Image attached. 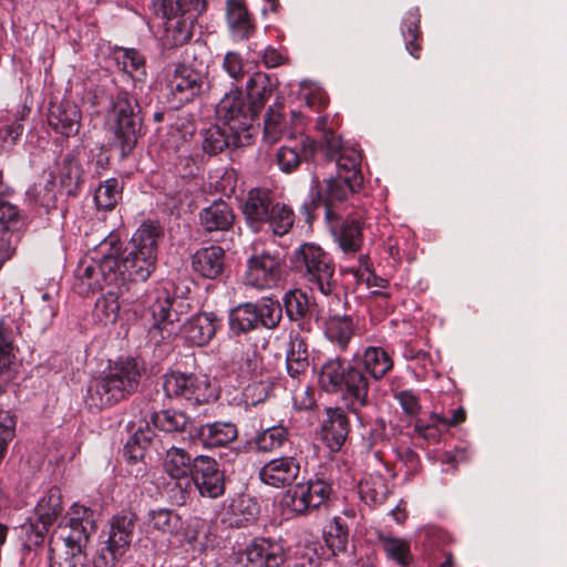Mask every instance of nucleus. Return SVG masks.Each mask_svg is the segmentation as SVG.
Masks as SVG:
<instances>
[{
  "label": "nucleus",
  "mask_w": 567,
  "mask_h": 567,
  "mask_svg": "<svg viewBox=\"0 0 567 567\" xmlns=\"http://www.w3.org/2000/svg\"><path fill=\"white\" fill-rule=\"evenodd\" d=\"M161 236L162 227L150 220L142 223L125 245L110 235L78 264L74 275L79 293H94L105 285L141 293L138 284L145 282L156 269Z\"/></svg>",
  "instance_id": "obj_1"
},
{
  "label": "nucleus",
  "mask_w": 567,
  "mask_h": 567,
  "mask_svg": "<svg viewBox=\"0 0 567 567\" xmlns=\"http://www.w3.org/2000/svg\"><path fill=\"white\" fill-rule=\"evenodd\" d=\"M146 369L137 358L116 360L86 388L84 403L89 410L102 411L127 400L137 392Z\"/></svg>",
  "instance_id": "obj_2"
},
{
  "label": "nucleus",
  "mask_w": 567,
  "mask_h": 567,
  "mask_svg": "<svg viewBox=\"0 0 567 567\" xmlns=\"http://www.w3.org/2000/svg\"><path fill=\"white\" fill-rule=\"evenodd\" d=\"M65 550L50 557V567H84V550L96 533V514L87 506L73 504L59 524Z\"/></svg>",
  "instance_id": "obj_3"
},
{
  "label": "nucleus",
  "mask_w": 567,
  "mask_h": 567,
  "mask_svg": "<svg viewBox=\"0 0 567 567\" xmlns=\"http://www.w3.org/2000/svg\"><path fill=\"white\" fill-rule=\"evenodd\" d=\"M359 179V177H354L352 183H348L336 176L320 181L315 175L308 198L300 206V214L305 221L312 225L320 207L324 210L326 221L347 215L350 196L360 188Z\"/></svg>",
  "instance_id": "obj_4"
},
{
  "label": "nucleus",
  "mask_w": 567,
  "mask_h": 567,
  "mask_svg": "<svg viewBox=\"0 0 567 567\" xmlns=\"http://www.w3.org/2000/svg\"><path fill=\"white\" fill-rule=\"evenodd\" d=\"M112 146L120 151L121 158L130 156L144 136V113L136 96L125 90H117L112 96L109 113Z\"/></svg>",
  "instance_id": "obj_5"
},
{
  "label": "nucleus",
  "mask_w": 567,
  "mask_h": 567,
  "mask_svg": "<svg viewBox=\"0 0 567 567\" xmlns=\"http://www.w3.org/2000/svg\"><path fill=\"white\" fill-rule=\"evenodd\" d=\"M207 49L198 44V63L172 64L167 69V102L178 110L206 94L209 89Z\"/></svg>",
  "instance_id": "obj_6"
},
{
  "label": "nucleus",
  "mask_w": 567,
  "mask_h": 567,
  "mask_svg": "<svg viewBox=\"0 0 567 567\" xmlns=\"http://www.w3.org/2000/svg\"><path fill=\"white\" fill-rule=\"evenodd\" d=\"M154 13L166 20L165 39L171 47L187 43L198 17L206 11L207 0H153Z\"/></svg>",
  "instance_id": "obj_7"
},
{
  "label": "nucleus",
  "mask_w": 567,
  "mask_h": 567,
  "mask_svg": "<svg viewBox=\"0 0 567 567\" xmlns=\"http://www.w3.org/2000/svg\"><path fill=\"white\" fill-rule=\"evenodd\" d=\"M296 272L310 285L311 289L329 296L336 287V265L329 252L315 243H305L297 247L290 258Z\"/></svg>",
  "instance_id": "obj_8"
},
{
  "label": "nucleus",
  "mask_w": 567,
  "mask_h": 567,
  "mask_svg": "<svg viewBox=\"0 0 567 567\" xmlns=\"http://www.w3.org/2000/svg\"><path fill=\"white\" fill-rule=\"evenodd\" d=\"M228 477L219 462L204 454H197V462L186 485L179 484V495L176 502L185 504L190 492L195 489L203 498L217 499L225 495Z\"/></svg>",
  "instance_id": "obj_9"
},
{
  "label": "nucleus",
  "mask_w": 567,
  "mask_h": 567,
  "mask_svg": "<svg viewBox=\"0 0 567 567\" xmlns=\"http://www.w3.org/2000/svg\"><path fill=\"white\" fill-rule=\"evenodd\" d=\"M162 388L166 398L184 400L194 405L208 402L213 398L207 374L168 371L163 375Z\"/></svg>",
  "instance_id": "obj_10"
},
{
  "label": "nucleus",
  "mask_w": 567,
  "mask_h": 567,
  "mask_svg": "<svg viewBox=\"0 0 567 567\" xmlns=\"http://www.w3.org/2000/svg\"><path fill=\"white\" fill-rule=\"evenodd\" d=\"M287 561L282 539L256 537L245 548L235 551L230 558L233 567H281Z\"/></svg>",
  "instance_id": "obj_11"
},
{
  "label": "nucleus",
  "mask_w": 567,
  "mask_h": 567,
  "mask_svg": "<svg viewBox=\"0 0 567 567\" xmlns=\"http://www.w3.org/2000/svg\"><path fill=\"white\" fill-rule=\"evenodd\" d=\"M332 493V484L316 476L288 489L281 499V505L296 515H306L326 504Z\"/></svg>",
  "instance_id": "obj_12"
},
{
  "label": "nucleus",
  "mask_w": 567,
  "mask_h": 567,
  "mask_svg": "<svg viewBox=\"0 0 567 567\" xmlns=\"http://www.w3.org/2000/svg\"><path fill=\"white\" fill-rule=\"evenodd\" d=\"M215 113L217 122L228 126L239 135L248 131L254 123L259 120L245 101L244 93L240 89H235L226 93L216 105Z\"/></svg>",
  "instance_id": "obj_13"
},
{
  "label": "nucleus",
  "mask_w": 567,
  "mask_h": 567,
  "mask_svg": "<svg viewBox=\"0 0 567 567\" xmlns=\"http://www.w3.org/2000/svg\"><path fill=\"white\" fill-rule=\"evenodd\" d=\"M282 260L279 254L262 251L247 260L246 285L259 290L276 287L281 280Z\"/></svg>",
  "instance_id": "obj_14"
},
{
  "label": "nucleus",
  "mask_w": 567,
  "mask_h": 567,
  "mask_svg": "<svg viewBox=\"0 0 567 567\" xmlns=\"http://www.w3.org/2000/svg\"><path fill=\"white\" fill-rule=\"evenodd\" d=\"M370 377L355 361L347 367L344 388L341 390L342 400L349 412L360 409H373V402L369 396Z\"/></svg>",
  "instance_id": "obj_15"
},
{
  "label": "nucleus",
  "mask_w": 567,
  "mask_h": 567,
  "mask_svg": "<svg viewBox=\"0 0 567 567\" xmlns=\"http://www.w3.org/2000/svg\"><path fill=\"white\" fill-rule=\"evenodd\" d=\"M141 302L147 305L153 319L150 332H159L162 340L171 337L172 330L168 327L178 320V315L173 308L174 296L165 288H156Z\"/></svg>",
  "instance_id": "obj_16"
},
{
  "label": "nucleus",
  "mask_w": 567,
  "mask_h": 567,
  "mask_svg": "<svg viewBox=\"0 0 567 567\" xmlns=\"http://www.w3.org/2000/svg\"><path fill=\"white\" fill-rule=\"evenodd\" d=\"M274 193L268 188H251L240 204V210L247 227L255 234L266 230L270 207L275 202Z\"/></svg>",
  "instance_id": "obj_17"
},
{
  "label": "nucleus",
  "mask_w": 567,
  "mask_h": 567,
  "mask_svg": "<svg viewBox=\"0 0 567 567\" xmlns=\"http://www.w3.org/2000/svg\"><path fill=\"white\" fill-rule=\"evenodd\" d=\"M275 161L282 173L291 174L298 169L302 162L320 165V155L316 148L315 140L302 135L299 141H292L291 144L280 146L276 152Z\"/></svg>",
  "instance_id": "obj_18"
},
{
  "label": "nucleus",
  "mask_w": 567,
  "mask_h": 567,
  "mask_svg": "<svg viewBox=\"0 0 567 567\" xmlns=\"http://www.w3.org/2000/svg\"><path fill=\"white\" fill-rule=\"evenodd\" d=\"M334 243L346 255L360 251L364 241L363 220L349 214L326 221Z\"/></svg>",
  "instance_id": "obj_19"
},
{
  "label": "nucleus",
  "mask_w": 567,
  "mask_h": 567,
  "mask_svg": "<svg viewBox=\"0 0 567 567\" xmlns=\"http://www.w3.org/2000/svg\"><path fill=\"white\" fill-rule=\"evenodd\" d=\"M107 292L97 298L95 302V317L104 324L114 323L117 320L121 307L133 306L141 301L143 297L138 291L124 289V287H115L105 285Z\"/></svg>",
  "instance_id": "obj_20"
},
{
  "label": "nucleus",
  "mask_w": 567,
  "mask_h": 567,
  "mask_svg": "<svg viewBox=\"0 0 567 567\" xmlns=\"http://www.w3.org/2000/svg\"><path fill=\"white\" fill-rule=\"evenodd\" d=\"M225 18L228 35L234 42L249 40L257 30L256 20L245 0H226Z\"/></svg>",
  "instance_id": "obj_21"
},
{
  "label": "nucleus",
  "mask_w": 567,
  "mask_h": 567,
  "mask_svg": "<svg viewBox=\"0 0 567 567\" xmlns=\"http://www.w3.org/2000/svg\"><path fill=\"white\" fill-rule=\"evenodd\" d=\"M48 124L56 133L65 137L79 134L82 125V112L76 103L62 100L50 103Z\"/></svg>",
  "instance_id": "obj_22"
},
{
  "label": "nucleus",
  "mask_w": 567,
  "mask_h": 567,
  "mask_svg": "<svg viewBox=\"0 0 567 567\" xmlns=\"http://www.w3.org/2000/svg\"><path fill=\"white\" fill-rule=\"evenodd\" d=\"M300 473V461L295 456H280L265 463L259 478L266 485L284 488L292 485Z\"/></svg>",
  "instance_id": "obj_23"
},
{
  "label": "nucleus",
  "mask_w": 567,
  "mask_h": 567,
  "mask_svg": "<svg viewBox=\"0 0 567 567\" xmlns=\"http://www.w3.org/2000/svg\"><path fill=\"white\" fill-rule=\"evenodd\" d=\"M326 417L321 422L320 436L332 452H338L344 445L350 433V421L342 408H327Z\"/></svg>",
  "instance_id": "obj_24"
},
{
  "label": "nucleus",
  "mask_w": 567,
  "mask_h": 567,
  "mask_svg": "<svg viewBox=\"0 0 567 567\" xmlns=\"http://www.w3.org/2000/svg\"><path fill=\"white\" fill-rule=\"evenodd\" d=\"M223 327V319L214 311L192 316L183 326L186 339L197 347L207 346Z\"/></svg>",
  "instance_id": "obj_25"
},
{
  "label": "nucleus",
  "mask_w": 567,
  "mask_h": 567,
  "mask_svg": "<svg viewBox=\"0 0 567 567\" xmlns=\"http://www.w3.org/2000/svg\"><path fill=\"white\" fill-rule=\"evenodd\" d=\"M334 163L337 168V177L352 183L354 177H359L360 187L363 183V176L361 172V153L352 146L343 144L342 138L340 144L333 150L332 154L328 156H320L321 164Z\"/></svg>",
  "instance_id": "obj_26"
},
{
  "label": "nucleus",
  "mask_w": 567,
  "mask_h": 567,
  "mask_svg": "<svg viewBox=\"0 0 567 567\" xmlns=\"http://www.w3.org/2000/svg\"><path fill=\"white\" fill-rule=\"evenodd\" d=\"M192 268L206 279H221L226 271V251L219 245L197 249L192 255Z\"/></svg>",
  "instance_id": "obj_27"
},
{
  "label": "nucleus",
  "mask_w": 567,
  "mask_h": 567,
  "mask_svg": "<svg viewBox=\"0 0 567 567\" xmlns=\"http://www.w3.org/2000/svg\"><path fill=\"white\" fill-rule=\"evenodd\" d=\"M280 302L290 321L297 322L301 330H310V321L317 305L310 300L303 290L291 289L286 291Z\"/></svg>",
  "instance_id": "obj_28"
},
{
  "label": "nucleus",
  "mask_w": 567,
  "mask_h": 567,
  "mask_svg": "<svg viewBox=\"0 0 567 567\" xmlns=\"http://www.w3.org/2000/svg\"><path fill=\"white\" fill-rule=\"evenodd\" d=\"M196 462L197 454L192 455L184 447L172 445L165 451L162 466L168 477L177 481L176 485L179 487V484L185 486L190 478Z\"/></svg>",
  "instance_id": "obj_29"
},
{
  "label": "nucleus",
  "mask_w": 567,
  "mask_h": 567,
  "mask_svg": "<svg viewBox=\"0 0 567 567\" xmlns=\"http://www.w3.org/2000/svg\"><path fill=\"white\" fill-rule=\"evenodd\" d=\"M202 150L208 156H216L240 145V135L228 126L217 122L202 131Z\"/></svg>",
  "instance_id": "obj_30"
},
{
  "label": "nucleus",
  "mask_w": 567,
  "mask_h": 567,
  "mask_svg": "<svg viewBox=\"0 0 567 567\" xmlns=\"http://www.w3.org/2000/svg\"><path fill=\"white\" fill-rule=\"evenodd\" d=\"M199 225L207 234L228 231L233 228L236 215L229 203L217 199L198 214Z\"/></svg>",
  "instance_id": "obj_31"
},
{
  "label": "nucleus",
  "mask_w": 567,
  "mask_h": 567,
  "mask_svg": "<svg viewBox=\"0 0 567 567\" xmlns=\"http://www.w3.org/2000/svg\"><path fill=\"white\" fill-rule=\"evenodd\" d=\"M371 412H375L374 404L373 409H360L351 412L357 417L363 444L368 450H372L389 441L385 420L383 417H373Z\"/></svg>",
  "instance_id": "obj_32"
},
{
  "label": "nucleus",
  "mask_w": 567,
  "mask_h": 567,
  "mask_svg": "<svg viewBox=\"0 0 567 567\" xmlns=\"http://www.w3.org/2000/svg\"><path fill=\"white\" fill-rule=\"evenodd\" d=\"M60 186L68 196L75 197L84 183V171L75 151L63 155L58 172Z\"/></svg>",
  "instance_id": "obj_33"
},
{
  "label": "nucleus",
  "mask_w": 567,
  "mask_h": 567,
  "mask_svg": "<svg viewBox=\"0 0 567 567\" xmlns=\"http://www.w3.org/2000/svg\"><path fill=\"white\" fill-rule=\"evenodd\" d=\"M196 436L204 447H221L233 443L238 437V429L231 422L216 421L200 425Z\"/></svg>",
  "instance_id": "obj_34"
},
{
  "label": "nucleus",
  "mask_w": 567,
  "mask_h": 567,
  "mask_svg": "<svg viewBox=\"0 0 567 567\" xmlns=\"http://www.w3.org/2000/svg\"><path fill=\"white\" fill-rule=\"evenodd\" d=\"M156 434L150 423L138 426L126 440L123 447V457L128 464L143 462L147 450L153 444Z\"/></svg>",
  "instance_id": "obj_35"
},
{
  "label": "nucleus",
  "mask_w": 567,
  "mask_h": 567,
  "mask_svg": "<svg viewBox=\"0 0 567 567\" xmlns=\"http://www.w3.org/2000/svg\"><path fill=\"white\" fill-rule=\"evenodd\" d=\"M274 86L270 75L264 72H255L248 79L246 83L247 103L258 117L271 96Z\"/></svg>",
  "instance_id": "obj_36"
},
{
  "label": "nucleus",
  "mask_w": 567,
  "mask_h": 567,
  "mask_svg": "<svg viewBox=\"0 0 567 567\" xmlns=\"http://www.w3.org/2000/svg\"><path fill=\"white\" fill-rule=\"evenodd\" d=\"M136 516L133 513L115 515L110 523L106 542L126 554L133 540Z\"/></svg>",
  "instance_id": "obj_37"
},
{
  "label": "nucleus",
  "mask_w": 567,
  "mask_h": 567,
  "mask_svg": "<svg viewBox=\"0 0 567 567\" xmlns=\"http://www.w3.org/2000/svg\"><path fill=\"white\" fill-rule=\"evenodd\" d=\"M350 362L339 357L328 359L320 368L318 383L328 393H339L344 388V377Z\"/></svg>",
  "instance_id": "obj_38"
},
{
  "label": "nucleus",
  "mask_w": 567,
  "mask_h": 567,
  "mask_svg": "<svg viewBox=\"0 0 567 567\" xmlns=\"http://www.w3.org/2000/svg\"><path fill=\"white\" fill-rule=\"evenodd\" d=\"M354 361L374 380L382 379L393 368L391 355L381 347H368L363 355Z\"/></svg>",
  "instance_id": "obj_39"
},
{
  "label": "nucleus",
  "mask_w": 567,
  "mask_h": 567,
  "mask_svg": "<svg viewBox=\"0 0 567 567\" xmlns=\"http://www.w3.org/2000/svg\"><path fill=\"white\" fill-rule=\"evenodd\" d=\"M228 329L231 337L246 336L259 329L254 302L240 303L228 313Z\"/></svg>",
  "instance_id": "obj_40"
},
{
  "label": "nucleus",
  "mask_w": 567,
  "mask_h": 567,
  "mask_svg": "<svg viewBox=\"0 0 567 567\" xmlns=\"http://www.w3.org/2000/svg\"><path fill=\"white\" fill-rule=\"evenodd\" d=\"M421 13L417 7L410 9L401 23V34L405 41L406 51L415 59L422 51Z\"/></svg>",
  "instance_id": "obj_41"
},
{
  "label": "nucleus",
  "mask_w": 567,
  "mask_h": 567,
  "mask_svg": "<svg viewBox=\"0 0 567 567\" xmlns=\"http://www.w3.org/2000/svg\"><path fill=\"white\" fill-rule=\"evenodd\" d=\"M151 423L155 429L165 433H184L190 424V417L183 411L165 409L153 412Z\"/></svg>",
  "instance_id": "obj_42"
},
{
  "label": "nucleus",
  "mask_w": 567,
  "mask_h": 567,
  "mask_svg": "<svg viewBox=\"0 0 567 567\" xmlns=\"http://www.w3.org/2000/svg\"><path fill=\"white\" fill-rule=\"evenodd\" d=\"M270 208L266 230L264 231H270L272 235L278 237L287 235L295 224L296 216L293 209L288 204L277 199H275Z\"/></svg>",
  "instance_id": "obj_43"
},
{
  "label": "nucleus",
  "mask_w": 567,
  "mask_h": 567,
  "mask_svg": "<svg viewBox=\"0 0 567 567\" xmlns=\"http://www.w3.org/2000/svg\"><path fill=\"white\" fill-rule=\"evenodd\" d=\"M324 333L327 338L344 350L354 334L353 319L349 315H333L326 321Z\"/></svg>",
  "instance_id": "obj_44"
},
{
  "label": "nucleus",
  "mask_w": 567,
  "mask_h": 567,
  "mask_svg": "<svg viewBox=\"0 0 567 567\" xmlns=\"http://www.w3.org/2000/svg\"><path fill=\"white\" fill-rule=\"evenodd\" d=\"M63 501L61 489L52 486L48 492L38 501L34 508V516L39 520H44L47 524L53 526L58 518L63 513Z\"/></svg>",
  "instance_id": "obj_45"
},
{
  "label": "nucleus",
  "mask_w": 567,
  "mask_h": 567,
  "mask_svg": "<svg viewBox=\"0 0 567 567\" xmlns=\"http://www.w3.org/2000/svg\"><path fill=\"white\" fill-rule=\"evenodd\" d=\"M287 372L292 379H299L309 368V353L306 340L297 336L291 342L286 357Z\"/></svg>",
  "instance_id": "obj_46"
},
{
  "label": "nucleus",
  "mask_w": 567,
  "mask_h": 567,
  "mask_svg": "<svg viewBox=\"0 0 567 567\" xmlns=\"http://www.w3.org/2000/svg\"><path fill=\"white\" fill-rule=\"evenodd\" d=\"M379 543L385 557L401 567H409L413 560L410 543L406 539L380 534Z\"/></svg>",
  "instance_id": "obj_47"
},
{
  "label": "nucleus",
  "mask_w": 567,
  "mask_h": 567,
  "mask_svg": "<svg viewBox=\"0 0 567 567\" xmlns=\"http://www.w3.org/2000/svg\"><path fill=\"white\" fill-rule=\"evenodd\" d=\"M147 525L155 530L173 536L183 528V519L173 509L157 508L147 513Z\"/></svg>",
  "instance_id": "obj_48"
},
{
  "label": "nucleus",
  "mask_w": 567,
  "mask_h": 567,
  "mask_svg": "<svg viewBox=\"0 0 567 567\" xmlns=\"http://www.w3.org/2000/svg\"><path fill=\"white\" fill-rule=\"evenodd\" d=\"M289 131V123L286 114L284 113V105L281 102H275L269 106L264 120V135L270 142H276L280 136Z\"/></svg>",
  "instance_id": "obj_49"
},
{
  "label": "nucleus",
  "mask_w": 567,
  "mask_h": 567,
  "mask_svg": "<svg viewBox=\"0 0 567 567\" xmlns=\"http://www.w3.org/2000/svg\"><path fill=\"white\" fill-rule=\"evenodd\" d=\"M288 430L282 425H275L257 433L250 444L258 452L270 453L282 447L288 442Z\"/></svg>",
  "instance_id": "obj_50"
},
{
  "label": "nucleus",
  "mask_w": 567,
  "mask_h": 567,
  "mask_svg": "<svg viewBox=\"0 0 567 567\" xmlns=\"http://www.w3.org/2000/svg\"><path fill=\"white\" fill-rule=\"evenodd\" d=\"M256 306V316L259 328L267 330L276 329L282 320V307L279 300L271 298L254 302Z\"/></svg>",
  "instance_id": "obj_51"
},
{
  "label": "nucleus",
  "mask_w": 567,
  "mask_h": 567,
  "mask_svg": "<svg viewBox=\"0 0 567 567\" xmlns=\"http://www.w3.org/2000/svg\"><path fill=\"white\" fill-rule=\"evenodd\" d=\"M122 195V187L117 178L102 182L94 192V203L100 210H112Z\"/></svg>",
  "instance_id": "obj_52"
},
{
  "label": "nucleus",
  "mask_w": 567,
  "mask_h": 567,
  "mask_svg": "<svg viewBox=\"0 0 567 567\" xmlns=\"http://www.w3.org/2000/svg\"><path fill=\"white\" fill-rule=\"evenodd\" d=\"M51 527L47 522L39 520L37 516H34V519L30 518L21 526V530L24 534V548L31 550L42 546Z\"/></svg>",
  "instance_id": "obj_53"
},
{
  "label": "nucleus",
  "mask_w": 567,
  "mask_h": 567,
  "mask_svg": "<svg viewBox=\"0 0 567 567\" xmlns=\"http://www.w3.org/2000/svg\"><path fill=\"white\" fill-rule=\"evenodd\" d=\"M316 128L320 132L318 140H315L316 148L320 156H328L332 154L333 150L340 144L341 136L328 127V118L320 116L317 120Z\"/></svg>",
  "instance_id": "obj_54"
},
{
  "label": "nucleus",
  "mask_w": 567,
  "mask_h": 567,
  "mask_svg": "<svg viewBox=\"0 0 567 567\" xmlns=\"http://www.w3.org/2000/svg\"><path fill=\"white\" fill-rule=\"evenodd\" d=\"M14 359L12 328L0 321V377L10 370Z\"/></svg>",
  "instance_id": "obj_55"
},
{
  "label": "nucleus",
  "mask_w": 567,
  "mask_h": 567,
  "mask_svg": "<svg viewBox=\"0 0 567 567\" xmlns=\"http://www.w3.org/2000/svg\"><path fill=\"white\" fill-rule=\"evenodd\" d=\"M348 535L349 530L347 525L342 523L341 518H334L333 524L326 535L327 546L334 555L347 550Z\"/></svg>",
  "instance_id": "obj_56"
},
{
  "label": "nucleus",
  "mask_w": 567,
  "mask_h": 567,
  "mask_svg": "<svg viewBox=\"0 0 567 567\" xmlns=\"http://www.w3.org/2000/svg\"><path fill=\"white\" fill-rule=\"evenodd\" d=\"M124 556L125 554L106 540L100 542L99 548L92 558V565L93 567H117Z\"/></svg>",
  "instance_id": "obj_57"
},
{
  "label": "nucleus",
  "mask_w": 567,
  "mask_h": 567,
  "mask_svg": "<svg viewBox=\"0 0 567 567\" xmlns=\"http://www.w3.org/2000/svg\"><path fill=\"white\" fill-rule=\"evenodd\" d=\"M123 68L132 78L141 81L146 75L145 58L136 49H124Z\"/></svg>",
  "instance_id": "obj_58"
},
{
  "label": "nucleus",
  "mask_w": 567,
  "mask_h": 567,
  "mask_svg": "<svg viewBox=\"0 0 567 567\" xmlns=\"http://www.w3.org/2000/svg\"><path fill=\"white\" fill-rule=\"evenodd\" d=\"M17 419L8 411H0V463L6 456L8 445L16 436Z\"/></svg>",
  "instance_id": "obj_59"
},
{
  "label": "nucleus",
  "mask_w": 567,
  "mask_h": 567,
  "mask_svg": "<svg viewBox=\"0 0 567 567\" xmlns=\"http://www.w3.org/2000/svg\"><path fill=\"white\" fill-rule=\"evenodd\" d=\"M21 221V214L18 206L8 202V198L0 199V224L2 225L3 233L9 235V231L18 229Z\"/></svg>",
  "instance_id": "obj_60"
},
{
  "label": "nucleus",
  "mask_w": 567,
  "mask_h": 567,
  "mask_svg": "<svg viewBox=\"0 0 567 567\" xmlns=\"http://www.w3.org/2000/svg\"><path fill=\"white\" fill-rule=\"evenodd\" d=\"M393 399L399 403L404 414L409 417H416L421 412L420 395L411 390H400L393 393Z\"/></svg>",
  "instance_id": "obj_61"
},
{
  "label": "nucleus",
  "mask_w": 567,
  "mask_h": 567,
  "mask_svg": "<svg viewBox=\"0 0 567 567\" xmlns=\"http://www.w3.org/2000/svg\"><path fill=\"white\" fill-rule=\"evenodd\" d=\"M419 537L420 542L422 543V546L426 550L440 549L442 546L449 544L451 540L449 534L437 526L425 527Z\"/></svg>",
  "instance_id": "obj_62"
},
{
  "label": "nucleus",
  "mask_w": 567,
  "mask_h": 567,
  "mask_svg": "<svg viewBox=\"0 0 567 567\" xmlns=\"http://www.w3.org/2000/svg\"><path fill=\"white\" fill-rule=\"evenodd\" d=\"M442 429H444L442 423L436 422L434 419H431V416L429 420L417 417L414 424V431L417 435L431 443H437L440 441Z\"/></svg>",
  "instance_id": "obj_63"
},
{
  "label": "nucleus",
  "mask_w": 567,
  "mask_h": 567,
  "mask_svg": "<svg viewBox=\"0 0 567 567\" xmlns=\"http://www.w3.org/2000/svg\"><path fill=\"white\" fill-rule=\"evenodd\" d=\"M223 70L236 82L245 76L244 60L236 51H228L223 60Z\"/></svg>",
  "instance_id": "obj_64"
}]
</instances>
